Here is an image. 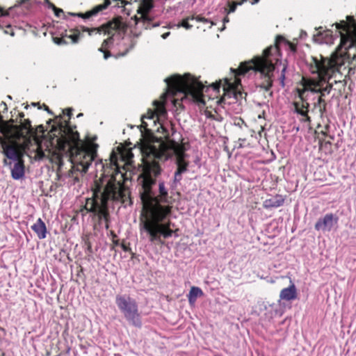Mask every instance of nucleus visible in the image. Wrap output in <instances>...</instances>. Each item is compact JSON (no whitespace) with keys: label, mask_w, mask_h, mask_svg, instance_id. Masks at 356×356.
<instances>
[{"label":"nucleus","mask_w":356,"mask_h":356,"mask_svg":"<svg viewBox=\"0 0 356 356\" xmlns=\"http://www.w3.org/2000/svg\"><path fill=\"white\" fill-rule=\"evenodd\" d=\"M140 149L143 156V170L139 179L143 188L140 199L145 218L140 230L147 233L151 242L160 241L161 237L168 238L173 234L177 236V229L171 228L173 225L170 220L172 207L168 204V193L164 183H159V195L156 197L152 195V186L161 173L159 162L172 156L175 157L177 165L174 181H181V174L187 170L188 167L185 161L186 149L182 145L174 141L161 143L145 139L141 140Z\"/></svg>","instance_id":"f257e3e1"},{"label":"nucleus","mask_w":356,"mask_h":356,"mask_svg":"<svg viewBox=\"0 0 356 356\" xmlns=\"http://www.w3.org/2000/svg\"><path fill=\"white\" fill-rule=\"evenodd\" d=\"M60 132L61 136L56 139V149L53 152L48 150L46 154L41 143L36 141L29 156L38 161L48 157L51 163L58 165L57 175L60 178L65 175L63 170V154H69L68 161L71 163V170L68 172V176L72 175L75 171L86 173L97 156V145L81 142L79 133L74 131L66 121L65 124H60Z\"/></svg>","instance_id":"f03ea898"},{"label":"nucleus","mask_w":356,"mask_h":356,"mask_svg":"<svg viewBox=\"0 0 356 356\" xmlns=\"http://www.w3.org/2000/svg\"><path fill=\"white\" fill-rule=\"evenodd\" d=\"M165 82L167 83V91L161 95V100H155L153 103L154 110L149 109L147 114L142 117L141 127L147 131H148L147 127L149 124L145 121V119L152 120L153 123L155 124L156 120L165 117L166 110L164 102L166 96L168 95L175 96L180 94L181 101L190 97L194 102L204 104L202 99L204 85L189 74H186L184 76L172 75L166 78Z\"/></svg>","instance_id":"7ed1b4c3"},{"label":"nucleus","mask_w":356,"mask_h":356,"mask_svg":"<svg viewBox=\"0 0 356 356\" xmlns=\"http://www.w3.org/2000/svg\"><path fill=\"white\" fill-rule=\"evenodd\" d=\"M123 174L115 170V174L104 175L96 182L93 196L88 198L84 209L97 215L99 220L108 221L107 202L109 200L124 202L127 191L122 184Z\"/></svg>","instance_id":"20e7f679"},{"label":"nucleus","mask_w":356,"mask_h":356,"mask_svg":"<svg viewBox=\"0 0 356 356\" xmlns=\"http://www.w3.org/2000/svg\"><path fill=\"white\" fill-rule=\"evenodd\" d=\"M309 70L312 74H316V78H305L302 79V89H298V97L303 99L306 92L321 93L322 95L329 94L332 88V84L329 83L332 77H336L340 74L343 65V58L328 59L321 55L312 56L308 60Z\"/></svg>","instance_id":"39448f33"},{"label":"nucleus","mask_w":356,"mask_h":356,"mask_svg":"<svg viewBox=\"0 0 356 356\" xmlns=\"http://www.w3.org/2000/svg\"><path fill=\"white\" fill-rule=\"evenodd\" d=\"M282 42L286 43L291 51H296V46L293 44L286 41L282 36L278 35L276 38L275 45L266 48L264 51L262 56H255L252 60L241 63L238 69L234 70V81L232 83L226 81L228 88L234 91L238 90L241 80L236 78V76L244 74L250 70L259 72L269 79L275 70V65H277L280 60L278 45Z\"/></svg>","instance_id":"423d86ee"},{"label":"nucleus","mask_w":356,"mask_h":356,"mask_svg":"<svg viewBox=\"0 0 356 356\" xmlns=\"http://www.w3.org/2000/svg\"><path fill=\"white\" fill-rule=\"evenodd\" d=\"M337 29H342L346 33L340 31L341 42L336 52L333 53L328 59L334 60L341 57L343 58L356 59V19L353 17H347V22L337 23Z\"/></svg>","instance_id":"0eeeda50"},{"label":"nucleus","mask_w":356,"mask_h":356,"mask_svg":"<svg viewBox=\"0 0 356 356\" xmlns=\"http://www.w3.org/2000/svg\"><path fill=\"white\" fill-rule=\"evenodd\" d=\"M115 302L125 318L130 323L137 327L141 326L138 305L134 299L130 297L117 296Z\"/></svg>","instance_id":"6e6552de"},{"label":"nucleus","mask_w":356,"mask_h":356,"mask_svg":"<svg viewBox=\"0 0 356 356\" xmlns=\"http://www.w3.org/2000/svg\"><path fill=\"white\" fill-rule=\"evenodd\" d=\"M31 122L25 120L20 124H13L8 122L0 124V131L8 139L24 138L31 132Z\"/></svg>","instance_id":"1a4fd4ad"},{"label":"nucleus","mask_w":356,"mask_h":356,"mask_svg":"<svg viewBox=\"0 0 356 356\" xmlns=\"http://www.w3.org/2000/svg\"><path fill=\"white\" fill-rule=\"evenodd\" d=\"M0 145L3 154L7 159L13 161L21 159L23 156L22 149L15 143H8L5 138H0Z\"/></svg>","instance_id":"9d476101"},{"label":"nucleus","mask_w":356,"mask_h":356,"mask_svg":"<svg viewBox=\"0 0 356 356\" xmlns=\"http://www.w3.org/2000/svg\"><path fill=\"white\" fill-rule=\"evenodd\" d=\"M124 24L122 22V19L120 17H117L99 28L89 29L87 27H83V31L86 32L96 31L99 34L104 33V34L111 35L113 34V31L120 30L124 29Z\"/></svg>","instance_id":"9b49d317"},{"label":"nucleus","mask_w":356,"mask_h":356,"mask_svg":"<svg viewBox=\"0 0 356 356\" xmlns=\"http://www.w3.org/2000/svg\"><path fill=\"white\" fill-rule=\"evenodd\" d=\"M337 222V217L332 213H327L323 218L318 220L315 224V229L317 231L330 232Z\"/></svg>","instance_id":"f8f14e48"},{"label":"nucleus","mask_w":356,"mask_h":356,"mask_svg":"<svg viewBox=\"0 0 356 356\" xmlns=\"http://www.w3.org/2000/svg\"><path fill=\"white\" fill-rule=\"evenodd\" d=\"M111 4L110 0H106V2L103 4L97 5L95 6L92 10L87 11L85 13H72V15L74 16H77L81 17L83 19H89L93 16L97 15L99 12L108 8V6Z\"/></svg>","instance_id":"ddd939ff"},{"label":"nucleus","mask_w":356,"mask_h":356,"mask_svg":"<svg viewBox=\"0 0 356 356\" xmlns=\"http://www.w3.org/2000/svg\"><path fill=\"white\" fill-rule=\"evenodd\" d=\"M190 20H195L197 22H203L204 24H207L209 29H211L214 25V23L213 22L210 21L209 19L197 15L196 17L191 16V17H188L185 19H183L182 21L181 22V23L177 25V26L178 27L182 26V27L185 28L186 29H190L193 27V25L189 24Z\"/></svg>","instance_id":"4468645a"},{"label":"nucleus","mask_w":356,"mask_h":356,"mask_svg":"<svg viewBox=\"0 0 356 356\" xmlns=\"http://www.w3.org/2000/svg\"><path fill=\"white\" fill-rule=\"evenodd\" d=\"M301 103L300 102H295L294 103V107L295 111L297 113L301 115L302 117L305 118V121L310 122V118L308 116V107H309V103L305 99V95H303V99L300 98Z\"/></svg>","instance_id":"2eb2a0df"},{"label":"nucleus","mask_w":356,"mask_h":356,"mask_svg":"<svg viewBox=\"0 0 356 356\" xmlns=\"http://www.w3.org/2000/svg\"><path fill=\"white\" fill-rule=\"evenodd\" d=\"M291 284L289 287L283 289L280 293V298L284 300H292L297 297V290L295 284L291 280Z\"/></svg>","instance_id":"dca6fc26"},{"label":"nucleus","mask_w":356,"mask_h":356,"mask_svg":"<svg viewBox=\"0 0 356 356\" xmlns=\"http://www.w3.org/2000/svg\"><path fill=\"white\" fill-rule=\"evenodd\" d=\"M32 230L40 239H44L47 236V227L41 218H38L31 226Z\"/></svg>","instance_id":"f3484780"},{"label":"nucleus","mask_w":356,"mask_h":356,"mask_svg":"<svg viewBox=\"0 0 356 356\" xmlns=\"http://www.w3.org/2000/svg\"><path fill=\"white\" fill-rule=\"evenodd\" d=\"M13 167L11 168V176L14 179H19L24 175V166L21 159L15 161Z\"/></svg>","instance_id":"a211bd4d"},{"label":"nucleus","mask_w":356,"mask_h":356,"mask_svg":"<svg viewBox=\"0 0 356 356\" xmlns=\"http://www.w3.org/2000/svg\"><path fill=\"white\" fill-rule=\"evenodd\" d=\"M284 202V198L282 195H275L273 197L266 199L263 202L265 209L277 208L282 206Z\"/></svg>","instance_id":"6ab92c4d"},{"label":"nucleus","mask_w":356,"mask_h":356,"mask_svg":"<svg viewBox=\"0 0 356 356\" xmlns=\"http://www.w3.org/2000/svg\"><path fill=\"white\" fill-rule=\"evenodd\" d=\"M153 7L152 0H143L138 10V13L141 15L143 21L149 20L148 13Z\"/></svg>","instance_id":"aec40b11"},{"label":"nucleus","mask_w":356,"mask_h":356,"mask_svg":"<svg viewBox=\"0 0 356 356\" xmlns=\"http://www.w3.org/2000/svg\"><path fill=\"white\" fill-rule=\"evenodd\" d=\"M203 295L202 289L197 286H192L188 295V300L191 305H193L197 297Z\"/></svg>","instance_id":"412c9836"},{"label":"nucleus","mask_w":356,"mask_h":356,"mask_svg":"<svg viewBox=\"0 0 356 356\" xmlns=\"http://www.w3.org/2000/svg\"><path fill=\"white\" fill-rule=\"evenodd\" d=\"M329 33V31L326 32V35H321V33L319 31L318 33V35H314V40L318 43H330L332 42V35H327Z\"/></svg>","instance_id":"4be33fe9"},{"label":"nucleus","mask_w":356,"mask_h":356,"mask_svg":"<svg viewBox=\"0 0 356 356\" xmlns=\"http://www.w3.org/2000/svg\"><path fill=\"white\" fill-rule=\"evenodd\" d=\"M323 95H321V96L318 99L317 102L315 104V107H317V106L319 107V111L321 115L323 114V111L325 109V104L323 99Z\"/></svg>","instance_id":"5701e85b"},{"label":"nucleus","mask_w":356,"mask_h":356,"mask_svg":"<svg viewBox=\"0 0 356 356\" xmlns=\"http://www.w3.org/2000/svg\"><path fill=\"white\" fill-rule=\"evenodd\" d=\"M122 158L127 162H130L134 155L130 150L121 153Z\"/></svg>","instance_id":"b1692460"},{"label":"nucleus","mask_w":356,"mask_h":356,"mask_svg":"<svg viewBox=\"0 0 356 356\" xmlns=\"http://www.w3.org/2000/svg\"><path fill=\"white\" fill-rule=\"evenodd\" d=\"M49 7L52 8L54 10L55 15L57 17H59L60 13H63L62 9L57 8L53 3H49Z\"/></svg>","instance_id":"393cba45"},{"label":"nucleus","mask_w":356,"mask_h":356,"mask_svg":"<svg viewBox=\"0 0 356 356\" xmlns=\"http://www.w3.org/2000/svg\"><path fill=\"white\" fill-rule=\"evenodd\" d=\"M242 2H232L229 5V9L228 13H233L235 11L236 7L239 5H241Z\"/></svg>","instance_id":"a878e982"},{"label":"nucleus","mask_w":356,"mask_h":356,"mask_svg":"<svg viewBox=\"0 0 356 356\" xmlns=\"http://www.w3.org/2000/svg\"><path fill=\"white\" fill-rule=\"evenodd\" d=\"M111 40H112V38H111V37L108 38V39H106V40H104V42H103V43H102V47H100V48L99 49V51H103V49L106 48V47L107 44H108L109 42H111Z\"/></svg>","instance_id":"bb28decb"},{"label":"nucleus","mask_w":356,"mask_h":356,"mask_svg":"<svg viewBox=\"0 0 356 356\" xmlns=\"http://www.w3.org/2000/svg\"><path fill=\"white\" fill-rule=\"evenodd\" d=\"M113 1L118 2L117 6L118 7H124L126 4L129 3L124 0H113Z\"/></svg>","instance_id":"cd10ccee"},{"label":"nucleus","mask_w":356,"mask_h":356,"mask_svg":"<svg viewBox=\"0 0 356 356\" xmlns=\"http://www.w3.org/2000/svg\"><path fill=\"white\" fill-rule=\"evenodd\" d=\"M286 67L285 65H284L283 68L282 70V74H281V76H280V79H281V82H282V86H284V80L285 79L284 72L286 71Z\"/></svg>","instance_id":"c85d7f7f"},{"label":"nucleus","mask_w":356,"mask_h":356,"mask_svg":"<svg viewBox=\"0 0 356 356\" xmlns=\"http://www.w3.org/2000/svg\"><path fill=\"white\" fill-rule=\"evenodd\" d=\"M70 38L72 39V42L74 43H76L78 42L79 39V34H73L70 36Z\"/></svg>","instance_id":"c756f323"},{"label":"nucleus","mask_w":356,"mask_h":356,"mask_svg":"<svg viewBox=\"0 0 356 356\" xmlns=\"http://www.w3.org/2000/svg\"><path fill=\"white\" fill-rule=\"evenodd\" d=\"M246 140L245 138H238V143L239 147H243L245 146V143Z\"/></svg>","instance_id":"7c9ffc66"},{"label":"nucleus","mask_w":356,"mask_h":356,"mask_svg":"<svg viewBox=\"0 0 356 356\" xmlns=\"http://www.w3.org/2000/svg\"><path fill=\"white\" fill-rule=\"evenodd\" d=\"M111 164H113L115 165V168H117V164H116V159H115V156L113 154L111 156Z\"/></svg>","instance_id":"2f4dec72"},{"label":"nucleus","mask_w":356,"mask_h":356,"mask_svg":"<svg viewBox=\"0 0 356 356\" xmlns=\"http://www.w3.org/2000/svg\"><path fill=\"white\" fill-rule=\"evenodd\" d=\"M8 15V12L3 11V8L0 7V16H7Z\"/></svg>","instance_id":"473e14b6"},{"label":"nucleus","mask_w":356,"mask_h":356,"mask_svg":"<svg viewBox=\"0 0 356 356\" xmlns=\"http://www.w3.org/2000/svg\"><path fill=\"white\" fill-rule=\"evenodd\" d=\"M63 113H64V114H66L69 118H70V116L72 115V109L67 108V109H66V113H65L64 111H63Z\"/></svg>","instance_id":"72a5a7b5"},{"label":"nucleus","mask_w":356,"mask_h":356,"mask_svg":"<svg viewBox=\"0 0 356 356\" xmlns=\"http://www.w3.org/2000/svg\"><path fill=\"white\" fill-rule=\"evenodd\" d=\"M102 52L104 53V58L105 59H107L111 56L108 51H104V49Z\"/></svg>","instance_id":"f704fd0d"},{"label":"nucleus","mask_w":356,"mask_h":356,"mask_svg":"<svg viewBox=\"0 0 356 356\" xmlns=\"http://www.w3.org/2000/svg\"><path fill=\"white\" fill-rule=\"evenodd\" d=\"M61 40H62V39H60V38H54V42L58 44H61Z\"/></svg>","instance_id":"c9c22d12"},{"label":"nucleus","mask_w":356,"mask_h":356,"mask_svg":"<svg viewBox=\"0 0 356 356\" xmlns=\"http://www.w3.org/2000/svg\"><path fill=\"white\" fill-rule=\"evenodd\" d=\"M169 35H170V32L165 33H163V34L162 35V38H163V39H165V38H167V37H168Z\"/></svg>","instance_id":"e433bc0d"},{"label":"nucleus","mask_w":356,"mask_h":356,"mask_svg":"<svg viewBox=\"0 0 356 356\" xmlns=\"http://www.w3.org/2000/svg\"><path fill=\"white\" fill-rule=\"evenodd\" d=\"M220 83L214 84V85H213V88H214V89H215V90H218V89H219V88H220Z\"/></svg>","instance_id":"4c0bfd02"},{"label":"nucleus","mask_w":356,"mask_h":356,"mask_svg":"<svg viewBox=\"0 0 356 356\" xmlns=\"http://www.w3.org/2000/svg\"><path fill=\"white\" fill-rule=\"evenodd\" d=\"M3 164H4L5 165H10V164H11V163H10V162H9V163H8V161H7V159H4V160H3Z\"/></svg>","instance_id":"58836bf2"},{"label":"nucleus","mask_w":356,"mask_h":356,"mask_svg":"<svg viewBox=\"0 0 356 356\" xmlns=\"http://www.w3.org/2000/svg\"><path fill=\"white\" fill-rule=\"evenodd\" d=\"M258 1H259V0H252V1H251V3H252V4H255V3H257Z\"/></svg>","instance_id":"ea45409f"},{"label":"nucleus","mask_w":356,"mask_h":356,"mask_svg":"<svg viewBox=\"0 0 356 356\" xmlns=\"http://www.w3.org/2000/svg\"><path fill=\"white\" fill-rule=\"evenodd\" d=\"M223 22H224V23L228 22H229L228 18L227 17L224 18Z\"/></svg>","instance_id":"a19ab883"},{"label":"nucleus","mask_w":356,"mask_h":356,"mask_svg":"<svg viewBox=\"0 0 356 356\" xmlns=\"http://www.w3.org/2000/svg\"><path fill=\"white\" fill-rule=\"evenodd\" d=\"M88 33L90 35H91L93 33H97L96 31H88Z\"/></svg>","instance_id":"79ce46f5"},{"label":"nucleus","mask_w":356,"mask_h":356,"mask_svg":"<svg viewBox=\"0 0 356 356\" xmlns=\"http://www.w3.org/2000/svg\"><path fill=\"white\" fill-rule=\"evenodd\" d=\"M1 104L3 105L5 108H6V104L4 102H1Z\"/></svg>","instance_id":"37998d69"},{"label":"nucleus","mask_w":356,"mask_h":356,"mask_svg":"<svg viewBox=\"0 0 356 356\" xmlns=\"http://www.w3.org/2000/svg\"><path fill=\"white\" fill-rule=\"evenodd\" d=\"M122 248H123L124 250H127V248H126L125 245H122Z\"/></svg>","instance_id":"c03bdc74"},{"label":"nucleus","mask_w":356,"mask_h":356,"mask_svg":"<svg viewBox=\"0 0 356 356\" xmlns=\"http://www.w3.org/2000/svg\"><path fill=\"white\" fill-rule=\"evenodd\" d=\"M177 99H173V102H174V103H175V102H176V101H177Z\"/></svg>","instance_id":"a18cd8bd"},{"label":"nucleus","mask_w":356,"mask_h":356,"mask_svg":"<svg viewBox=\"0 0 356 356\" xmlns=\"http://www.w3.org/2000/svg\"><path fill=\"white\" fill-rule=\"evenodd\" d=\"M11 35H14V33L12 31L10 33Z\"/></svg>","instance_id":"49530a36"},{"label":"nucleus","mask_w":356,"mask_h":356,"mask_svg":"<svg viewBox=\"0 0 356 356\" xmlns=\"http://www.w3.org/2000/svg\"><path fill=\"white\" fill-rule=\"evenodd\" d=\"M4 33L6 34L8 33V31H5Z\"/></svg>","instance_id":"de8ad7c7"},{"label":"nucleus","mask_w":356,"mask_h":356,"mask_svg":"<svg viewBox=\"0 0 356 356\" xmlns=\"http://www.w3.org/2000/svg\"><path fill=\"white\" fill-rule=\"evenodd\" d=\"M81 115H82V114H81V113L79 114V115H78V117H81Z\"/></svg>","instance_id":"09e8293b"},{"label":"nucleus","mask_w":356,"mask_h":356,"mask_svg":"<svg viewBox=\"0 0 356 356\" xmlns=\"http://www.w3.org/2000/svg\"><path fill=\"white\" fill-rule=\"evenodd\" d=\"M0 29H1V26L0 25Z\"/></svg>","instance_id":"8fccbe9b"},{"label":"nucleus","mask_w":356,"mask_h":356,"mask_svg":"<svg viewBox=\"0 0 356 356\" xmlns=\"http://www.w3.org/2000/svg\"><path fill=\"white\" fill-rule=\"evenodd\" d=\"M106 2V1H104V3Z\"/></svg>","instance_id":"3c124183"}]
</instances>
